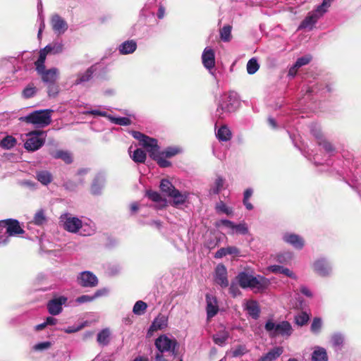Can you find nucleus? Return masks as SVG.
<instances>
[{"mask_svg":"<svg viewBox=\"0 0 361 361\" xmlns=\"http://www.w3.org/2000/svg\"><path fill=\"white\" fill-rule=\"evenodd\" d=\"M236 280L241 288H250L255 292L265 290L269 284L267 278L260 275L253 276L247 271L238 273Z\"/></svg>","mask_w":361,"mask_h":361,"instance_id":"nucleus-1","label":"nucleus"},{"mask_svg":"<svg viewBox=\"0 0 361 361\" xmlns=\"http://www.w3.org/2000/svg\"><path fill=\"white\" fill-rule=\"evenodd\" d=\"M238 104L237 93L233 91L222 94L218 101L215 117L224 119L231 113L235 111Z\"/></svg>","mask_w":361,"mask_h":361,"instance_id":"nucleus-2","label":"nucleus"},{"mask_svg":"<svg viewBox=\"0 0 361 361\" xmlns=\"http://www.w3.org/2000/svg\"><path fill=\"white\" fill-rule=\"evenodd\" d=\"M333 1L334 0H323L320 5L317 6L314 11L308 13L305 18L301 22L298 29L312 30L318 20L328 11Z\"/></svg>","mask_w":361,"mask_h":361,"instance_id":"nucleus-3","label":"nucleus"},{"mask_svg":"<svg viewBox=\"0 0 361 361\" xmlns=\"http://www.w3.org/2000/svg\"><path fill=\"white\" fill-rule=\"evenodd\" d=\"M51 109L36 110L19 118L20 121L32 124L36 128H44L51 122Z\"/></svg>","mask_w":361,"mask_h":361,"instance_id":"nucleus-4","label":"nucleus"},{"mask_svg":"<svg viewBox=\"0 0 361 361\" xmlns=\"http://www.w3.org/2000/svg\"><path fill=\"white\" fill-rule=\"evenodd\" d=\"M264 329L271 337L277 336L288 337L293 332L292 326L287 321L275 323L272 320H268L265 324Z\"/></svg>","mask_w":361,"mask_h":361,"instance_id":"nucleus-5","label":"nucleus"},{"mask_svg":"<svg viewBox=\"0 0 361 361\" xmlns=\"http://www.w3.org/2000/svg\"><path fill=\"white\" fill-rule=\"evenodd\" d=\"M27 136L28 138L24 143V147L29 152H35L44 145L47 134L43 130H33L29 132Z\"/></svg>","mask_w":361,"mask_h":361,"instance_id":"nucleus-6","label":"nucleus"},{"mask_svg":"<svg viewBox=\"0 0 361 361\" xmlns=\"http://www.w3.org/2000/svg\"><path fill=\"white\" fill-rule=\"evenodd\" d=\"M155 156H150V157L156 161L159 166L162 168L169 167L171 166V162L166 160V158H171L180 152V149L174 147H167L164 151L159 150V147L156 142Z\"/></svg>","mask_w":361,"mask_h":361,"instance_id":"nucleus-7","label":"nucleus"},{"mask_svg":"<svg viewBox=\"0 0 361 361\" xmlns=\"http://www.w3.org/2000/svg\"><path fill=\"white\" fill-rule=\"evenodd\" d=\"M36 70L39 74L42 76V81L47 84L55 83L59 78V71L56 68H51L46 70L44 63L41 66L39 63V60H37L35 63Z\"/></svg>","mask_w":361,"mask_h":361,"instance_id":"nucleus-8","label":"nucleus"},{"mask_svg":"<svg viewBox=\"0 0 361 361\" xmlns=\"http://www.w3.org/2000/svg\"><path fill=\"white\" fill-rule=\"evenodd\" d=\"M133 137L140 142V145L149 152V156H155L157 140L149 137L139 131H132Z\"/></svg>","mask_w":361,"mask_h":361,"instance_id":"nucleus-9","label":"nucleus"},{"mask_svg":"<svg viewBox=\"0 0 361 361\" xmlns=\"http://www.w3.org/2000/svg\"><path fill=\"white\" fill-rule=\"evenodd\" d=\"M63 44L62 42H53L47 44L44 48L39 51V55L37 60L39 63L42 66L44 63L47 54H58L63 51Z\"/></svg>","mask_w":361,"mask_h":361,"instance_id":"nucleus-10","label":"nucleus"},{"mask_svg":"<svg viewBox=\"0 0 361 361\" xmlns=\"http://www.w3.org/2000/svg\"><path fill=\"white\" fill-rule=\"evenodd\" d=\"M98 282L97 276L90 271H81L77 276V283L83 288H94Z\"/></svg>","mask_w":361,"mask_h":361,"instance_id":"nucleus-11","label":"nucleus"},{"mask_svg":"<svg viewBox=\"0 0 361 361\" xmlns=\"http://www.w3.org/2000/svg\"><path fill=\"white\" fill-rule=\"evenodd\" d=\"M176 345V340H172L166 335L160 336L155 340V346L159 350V353L161 354L169 351H171L173 354H175Z\"/></svg>","mask_w":361,"mask_h":361,"instance_id":"nucleus-12","label":"nucleus"},{"mask_svg":"<svg viewBox=\"0 0 361 361\" xmlns=\"http://www.w3.org/2000/svg\"><path fill=\"white\" fill-rule=\"evenodd\" d=\"M0 226L6 228L8 236H16L23 234L25 231L20 227L19 221L13 219H8L0 221Z\"/></svg>","mask_w":361,"mask_h":361,"instance_id":"nucleus-13","label":"nucleus"},{"mask_svg":"<svg viewBox=\"0 0 361 361\" xmlns=\"http://www.w3.org/2000/svg\"><path fill=\"white\" fill-rule=\"evenodd\" d=\"M313 270L319 276L322 277L328 276L331 274L332 267L330 262L324 259L319 258L313 263Z\"/></svg>","mask_w":361,"mask_h":361,"instance_id":"nucleus-14","label":"nucleus"},{"mask_svg":"<svg viewBox=\"0 0 361 361\" xmlns=\"http://www.w3.org/2000/svg\"><path fill=\"white\" fill-rule=\"evenodd\" d=\"M202 62L204 67L214 75L213 68L215 66V53L212 48L207 47L202 54Z\"/></svg>","mask_w":361,"mask_h":361,"instance_id":"nucleus-15","label":"nucleus"},{"mask_svg":"<svg viewBox=\"0 0 361 361\" xmlns=\"http://www.w3.org/2000/svg\"><path fill=\"white\" fill-rule=\"evenodd\" d=\"M50 23L52 30L57 35L64 34L68 28L67 22L58 14L51 16Z\"/></svg>","mask_w":361,"mask_h":361,"instance_id":"nucleus-16","label":"nucleus"},{"mask_svg":"<svg viewBox=\"0 0 361 361\" xmlns=\"http://www.w3.org/2000/svg\"><path fill=\"white\" fill-rule=\"evenodd\" d=\"M282 240L296 250H302L305 246L303 238L295 233H285L282 236Z\"/></svg>","mask_w":361,"mask_h":361,"instance_id":"nucleus-17","label":"nucleus"},{"mask_svg":"<svg viewBox=\"0 0 361 361\" xmlns=\"http://www.w3.org/2000/svg\"><path fill=\"white\" fill-rule=\"evenodd\" d=\"M67 298L60 296L49 300L47 303V310L50 314L58 315L62 312V305L67 302Z\"/></svg>","mask_w":361,"mask_h":361,"instance_id":"nucleus-18","label":"nucleus"},{"mask_svg":"<svg viewBox=\"0 0 361 361\" xmlns=\"http://www.w3.org/2000/svg\"><path fill=\"white\" fill-rule=\"evenodd\" d=\"M82 225V220L78 217L66 215L63 220L64 228L71 233H78Z\"/></svg>","mask_w":361,"mask_h":361,"instance_id":"nucleus-19","label":"nucleus"},{"mask_svg":"<svg viewBox=\"0 0 361 361\" xmlns=\"http://www.w3.org/2000/svg\"><path fill=\"white\" fill-rule=\"evenodd\" d=\"M214 279L216 283H218L221 288H226L228 286L227 269L224 264H219L216 266L215 269Z\"/></svg>","mask_w":361,"mask_h":361,"instance_id":"nucleus-20","label":"nucleus"},{"mask_svg":"<svg viewBox=\"0 0 361 361\" xmlns=\"http://www.w3.org/2000/svg\"><path fill=\"white\" fill-rule=\"evenodd\" d=\"M206 302L207 317V319H210L211 318L214 317L219 312L217 299L216 297L210 294H207Z\"/></svg>","mask_w":361,"mask_h":361,"instance_id":"nucleus-21","label":"nucleus"},{"mask_svg":"<svg viewBox=\"0 0 361 361\" xmlns=\"http://www.w3.org/2000/svg\"><path fill=\"white\" fill-rule=\"evenodd\" d=\"M226 188V179L221 176H216L209 186V195H219L221 191Z\"/></svg>","mask_w":361,"mask_h":361,"instance_id":"nucleus-22","label":"nucleus"},{"mask_svg":"<svg viewBox=\"0 0 361 361\" xmlns=\"http://www.w3.org/2000/svg\"><path fill=\"white\" fill-rule=\"evenodd\" d=\"M244 310L254 319H257L259 317L260 308L257 301L253 300H247L244 303Z\"/></svg>","mask_w":361,"mask_h":361,"instance_id":"nucleus-23","label":"nucleus"},{"mask_svg":"<svg viewBox=\"0 0 361 361\" xmlns=\"http://www.w3.org/2000/svg\"><path fill=\"white\" fill-rule=\"evenodd\" d=\"M94 71L95 68L94 66H90L84 73H78L76 75L77 78L73 82L72 86L82 85L90 81Z\"/></svg>","mask_w":361,"mask_h":361,"instance_id":"nucleus-24","label":"nucleus"},{"mask_svg":"<svg viewBox=\"0 0 361 361\" xmlns=\"http://www.w3.org/2000/svg\"><path fill=\"white\" fill-rule=\"evenodd\" d=\"M96 229L95 224L92 220L86 219L84 221L82 220L79 233L82 235L90 236L94 234Z\"/></svg>","mask_w":361,"mask_h":361,"instance_id":"nucleus-25","label":"nucleus"},{"mask_svg":"<svg viewBox=\"0 0 361 361\" xmlns=\"http://www.w3.org/2000/svg\"><path fill=\"white\" fill-rule=\"evenodd\" d=\"M283 353V348L281 346L274 347L268 353L262 355L257 361H274Z\"/></svg>","mask_w":361,"mask_h":361,"instance_id":"nucleus-26","label":"nucleus"},{"mask_svg":"<svg viewBox=\"0 0 361 361\" xmlns=\"http://www.w3.org/2000/svg\"><path fill=\"white\" fill-rule=\"evenodd\" d=\"M329 357L326 350L321 346H315L311 355L312 361H328Z\"/></svg>","mask_w":361,"mask_h":361,"instance_id":"nucleus-27","label":"nucleus"},{"mask_svg":"<svg viewBox=\"0 0 361 361\" xmlns=\"http://www.w3.org/2000/svg\"><path fill=\"white\" fill-rule=\"evenodd\" d=\"M136 49L137 43L133 39L125 41L118 47L119 53L123 55L133 54Z\"/></svg>","mask_w":361,"mask_h":361,"instance_id":"nucleus-28","label":"nucleus"},{"mask_svg":"<svg viewBox=\"0 0 361 361\" xmlns=\"http://www.w3.org/2000/svg\"><path fill=\"white\" fill-rule=\"evenodd\" d=\"M229 337V332L224 328L214 334L212 338L215 344L219 346H224L226 345Z\"/></svg>","mask_w":361,"mask_h":361,"instance_id":"nucleus-29","label":"nucleus"},{"mask_svg":"<svg viewBox=\"0 0 361 361\" xmlns=\"http://www.w3.org/2000/svg\"><path fill=\"white\" fill-rule=\"evenodd\" d=\"M188 195L189 193L187 192H181L176 189L169 197L173 199V205L177 207L183 204L186 202Z\"/></svg>","mask_w":361,"mask_h":361,"instance_id":"nucleus-30","label":"nucleus"},{"mask_svg":"<svg viewBox=\"0 0 361 361\" xmlns=\"http://www.w3.org/2000/svg\"><path fill=\"white\" fill-rule=\"evenodd\" d=\"M104 178L102 175H97L91 185V192L94 195H99L102 193V190L104 185Z\"/></svg>","mask_w":361,"mask_h":361,"instance_id":"nucleus-31","label":"nucleus"},{"mask_svg":"<svg viewBox=\"0 0 361 361\" xmlns=\"http://www.w3.org/2000/svg\"><path fill=\"white\" fill-rule=\"evenodd\" d=\"M35 178L43 185H48L53 180L52 174L47 170L37 171Z\"/></svg>","mask_w":361,"mask_h":361,"instance_id":"nucleus-32","label":"nucleus"},{"mask_svg":"<svg viewBox=\"0 0 361 361\" xmlns=\"http://www.w3.org/2000/svg\"><path fill=\"white\" fill-rule=\"evenodd\" d=\"M214 209L219 214H226L227 216H233V207L227 206L222 200L216 203Z\"/></svg>","mask_w":361,"mask_h":361,"instance_id":"nucleus-33","label":"nucleus"},{"mask_svg":"<svg viewBox=\"0 0 361 361\" xmlns=\"http://www.w3.org/2000/svg\"><path fill=\"white\" fill-rule=\"evenodd\" d=\"M168 324V319L164 315L159 314L158 317H157L153 321L150 329L157 331V330H161L164 329L167 326Z\"/></svg>","mask_w":361,"mask_h":361,"instance_id":"nucleus-34","label":"nucleus"},{"mask_svg":"<svg viewBox=\"0 0 361 361\" xmlns=\"http://www.w3.org/2000/svg\"><path fill=\"white\" fill-rule=\"evenodd\" d=\"M324 89V88H321V87H318L317 85H314V86H312V87H306V93L303 96V97L301 99V104H303V103H306L307 102V100H312L313 98H312V94L313 93H315V94H317L320 92L321 94L323 93Z\"/></svg>","mask_w":361,"mask_h":361,"instance_id":"nucleus-35","label":"nucleus"},{"mask_svg":"<svg viewBox=\"0 0 361 361\" xmlns=\"http://www.w3.org/2000/svg\"><path fill=\"white\" fill-rule=\"evenodd\" d=\"M344 340V336L341 333H334L331 336V343L336 350H341Z\"/></svg>","mask_w":361,"mask_h":361,"instance_id":"nucleus-36","label":"nucleus"},{"mask_svg":"<svg viewBox=\"0 0 361 361\" xmlns=\"http://www.w3.org/2000/svg\"><path fill=\"white\" fill-rule=\"evenodd\" d=\"M50 155L54 159L63 160L66 164H71L73 161L71 154L67 151H52L50 152Z\"/></svg>","mask_w":361,"mask_h":361,"instance_id":"nucleus-37","label":"nucleus"},{"mask_svg":"<svg viewBox=\"0 0 361 361\" xmlns=\"http://www.w3.org/2000/svg\"><path fill=\"white\" fill-rule=\"evenodd\" d=\"M110 335V330L108 328L103 329L98 333L97 341L100 345L106 346L109 343Z\"/></svg>","mask_w":361,"mask_h":361,"instance_id":"nucleus-38","label":"nucleus"},{"mask_svg":"<svg viewBox=\"0 0 361 361\" xmlns=\"http://www.w3.org/2000/svg\"><path fill=\"white\" fill-rule=\"evenodd\" d=\"M216 135L217 138L223 142L228 141L231 138V132L226 126H221L216 131Z\"/></svg>","mask_w":361,"mask_h":361,"instance_id":"nucleus-39","label":"nucleus"},{"mask_svg":"<svg viewBox=\"0 0 361 361\" xmlns=\"http://www.w3.org/2000/svg\"><path fill=\"white\" fill-rule=\"evenodd\" d=\"M131 159L135 163H144L146 160V153L142 149H136L132 154H130Z\"/></svg>","mask_w":361,"mask_h":361,"instance_id":"nucleus-40","label":"nucleus"},{"mask_svg":"<svg viewBox=\"0 0 361 361\" xmlns=\"http://www.w3.org/2000/svg\"><path fill=\"white\" fill-rule=\"evenodd\" d=\"M16 144V139L11 135H7L0 142V147L3 149H10Z\"/></svg>","mask_w":361,"mask_h":361,"instance_id":"nucleus-41","label":"nucleus"},{"mask_svg":"<svg viewBox=\"0 0 361 361\" xmlns=\"http://www.w3.org/2000/svg\"><path fill=\"white\" fill-rule=\"evenodd\" d=\"M37 92V87L33 83L28 84L23 90L22 96L25 99L33 97Z\"/></svg>","mask_w":361,"mask_h":361,"instance_id":"nucleus-42","label":"nucleus"},{"mask_svg":"<svg viewBox=\"0 0 361 361\" xmlns=\"http://www.w3.org/2000/svg\"><path fill=\"white\" fill-rule=\"evenodd\" d=\"M160 188L161 191L166 193L169 197L172 193V192L176 189L173 185V184L167 179L161 180L160 183Z\"/></svg>","mask_w":361,"mask_h":361,"instance_id":"nucleus-43","label":"nucleus"},{"mask_svg":"<svg viewBox=\"0 0 361 361\" xmlns=\"http://www.w3.org/2000/svg\"><path fill=\"white\" fill-rule=\"evenodd\" d=\"M108 119L112 123L119 126H127L131 124L130 119L127 117H115L110 115V116H108Z\"/></svg>","mask_w":361,"mask_h":361,"instance_id":"nucleus-44","label":"nucleus"},{"mask_svg":"<svg viewBox=\"0 0 361 361\" xmlns=\"http://www.w3.org/2000/svg\"><path fill=\"white\" fill-rule=\"evenodd\" d=\"M249 232L248 226L245 222H241L235 224L233 232H229V234L233 235L235 233L240 235H246Z\"/></svg>","mask_w":361,"mask_h":361,"instance_id":"nucleus-45","label":"nucleus"},{"mask_svg":"<svg viewBox=\"0 0 361 361\" xmlns=\"http://www.w3.org/2000/svg\"><path fill=\"white\" fill-rule=\"evenodd\" d=\"M293 258L291 252H283L276 254L275 259L281 264H286L290 262Z\"/></svg>","mask_w":361,"mask_h":361,"instance_id":"nucleus-46","label":"nucleus"},{"mask_svg":"<svg viewBox=\"0 0 361 361\" xmlns=\"http://www.w3.org/2000/svg\"><path fill=\"white\" fill-rule=\"evenodd\" d=\"M147 308L146 302L138 300L137 301L133 308V312L136 315H142Z\"/></svg>","mask_w":361,"mask_h":361,"instance_id":"nucleus-47","label":"nucleus"},{"mask_svg":"<svg viewBox=\"0 0 361 361\" xmlns=\"http://www.w3.org/2000/svg\"><path fill=\"white\" fill-rule=\"evenodd\" d=\"M259 68L257 60L255 58L250 59L247 63V72L250 75L255 73Z\"/></svg>","mask_w":361,"mask_h":361,"instance_id":"nucleus-48","label":"nucleus"},{"mask_svg":"<svg viewBox=\"0 0 361 361\" xmlns=\"http://www.w3.org/2000/svg\"><path fill=\"white\" fill-rule=\"evenodd\" d=\"M231 27L225 25L220 30V37L224 42H228L231 39Z\"/></svg>","mask_w":361,"mask_h":361,"instance_id":"nucleus-49","label":"nucleus"},{"mask_svg":"<svg viewBox=\"0 0 361 361\" xmlns=\"http://www.w3.org/2000/svg\"><path fill=\"white\" fill-rule=\"evenodd\" d=\"M248 352L245 345H238L234 348L231 352L232 356L234 357L242 356Z\"/></svg>","mask_w":361,"mask_h":361,"instance_id":"nucleus-50","label":"nucleus"},{"mask_svg":"<svg viewBox=\"0 0 361 361\" xmlns=\"http://www.w3.org/2000/svg\"><path fill=\"white\" fill-rule=\"evenodd\" d=\"M309 319V315L306 312H301L295 317V322L302 326L308 322Z\"/></svg>","mask_w":361,"mask_h":361,"instance_id":"nucleus-51","label":"nucleus"},{"mask_svg":"<svg viewBox=\"0 0 361 361\" xmlns=\"http://www.w3.org/2000/svg\"><path fill=\"white\" fill-rule=\"evenodd\" d=\"M317 144L322 147L329 154L333 153L335 151V148L331 143L326 140L324 137L317 142Z\"/></svg>","mask_w":361,"mask_h":361,"instance_id":"nucleus-52","label":"nucleus"},{"mask_svg":"<svg viewBox=\"0 0 361 361\" xmlns=\"http://www.w3.org/2000/svg\"><path fill=\"white\" fill-rule=\"evenodd\" d=\"M322 322L320 318H314L312 322L310 329L312 333L317 334L320 332Z\"/></svg>","mask_w":361,"mask_h":361,"instance_id":"nucleus-53","label":"nucleus"},{"mask_svg":"<svg viewBox=\"0 0 361 361\" xmlns=\"http://www.w3.org/2000/svg\"><path fill=\"white\" fill-rule=\"evenodd\" d=\"M46 221L45 215L43 210L38 211L34 216L33 222L36 225H42Z\"/></svg>","mask_w":361,"mask_h":361,"instance_id":"nucleus-54","label":"nucleus"},{"mask_svg":"<svg viewBox=\"0 0 361 361\" xmlns=\"http://www.w3.org/2000/svg\"><path fill=\"white\" fill-rule=\"evenodd\" d=\"M311 133L315 137L317 140V142L321 140L323 138L322 133L321 131V128L317 124H312L310 127Z\"/></svg>","mask_w":361,"mask_h":361,"instance_id":"nucleus-55","label":"nucleus"},{"mask_svg":"<svg viewBox=\"0 0 361 361\" xmlns=\"http://www.w3.org/2000/svg\"><path fill=\"white\" fill-rule=\"evenodd\" d=\"M224 226L226 228L229 229V232H233L235 224L228 219H221L219 222L216 223V226Z\"/></svg>","mask_w":361,"mask_h":361,"instance_id":"nucleus-56","label":"nucleus"},{"mask_svg":"<svg viewBox=\"0 0 361 361\" xmlns=\"http://www.w3.org/2000/svg\"><path fill=\"white\" fill-rule=\"evenodd\" d=\"M52 343L50 341H44L35 344L32 348L35 351H43L49 349Z\"/></svg>","mask_w":361,"mask_h":361,"instance_id":"nucleus-57","label":"nucleus"},{"mask_svg":"<svg viewBox=\"0 0 361 361\" xmlns=\"http://www.w3.org/2000/svg\"><path fill=\"white\" fill-rule=\"evenodd\" d=\"M83 183L82 180L79 179L77 183L73 180H67L63 186L66 190H75L79 185H82Z\"/></svg>","mask_w":361,"mask_h":361,"instance_id":"nucleus-58","label":"nucleus"},{"mask_svg":"<svg viewBox=\"0 0 361 361\" xmlns=\"http://www.w3.org/2000/svg\"><path fill=\"white\" fill-rule=\"evenodd\" d=\"M239 284L235 282H231L229 287V293L233 297L235 298L241 294V291L238 287Z\"/></svg>","mask_w":361,"mask_h":361,"instance_id":"nucleus-59","label":"nucleus"},{"mask_svg":"<svg viewBox=\"0 0 361 361\" xmlns=\"http://www.w3.org/2000/svg\"><path fill=\"white\" fill-rule=\"evenodd\" d=\"M312 59V57L310 55H306L302 57H300L297 59L295 64V66L300 68L305 65L308 64Z\"/></svg>","mask_w":361,"mask_h":361,"instance_id":"nucleus-60","label":"nucleus"},{"mask_svg":"<svg viewBox=\"0 0 361 361\" xmlns=\"http://www.w3.org/2000/svg\"><path fill=\"white\" fill-rule=\"evenodd\" d=\"M48 85V95L49 97H54L58 94L59 87L55 83L47 84Z\"/></svg>","mask_w":361,"mask_h":361,"instance_id":"nucleus-61","label":"nucleus"},{"mask_svg":"<svg viewBox=\"0 0 361 361\" xmlns=\"http://www.w3.org/2000/svg\"><path fill=\"white\" fill-rule=\"evenodd\" d=\"M85 114H91V115H94V116H103V117H106L107 118H108V116H110V114H108L106 111H101L99 109H92V110L86 111L85 112Z\"/></svg>","mask_w":361,"mask_h":361,"instance_id":"nucleus-62","label":"nucleus"},{"mask_svg":"<svg viewBox=\"0 0 361 361\" xmlns=\"http://www.w3.org/2000/svg\"><path fill=\"white\" fill-rule=\"evenodd\" d=\"M94 300V299L93 295H82L77 298L76 302L78 303L81 304V303L90 302L93 301Z\"/></svg>","mask_w":361,"mask_h":361,"instance_id":"nucleus-63","label":"nucleus"},{"mask_svg":"<svg viewBox=\"0 0 361 361\" xmlns=\"http://www.w3.org/2000/svg\"><path fill=\"white\" fill-rule=\"evenodd\" d=\"M148 197L154 202H158L161 200L160 194L155 191H148L147 193Z\"/></svg>","mask_w":361,"mask_h":361,"instance_id":"nucleus-64","label":"nucleus"}]
</instances>
